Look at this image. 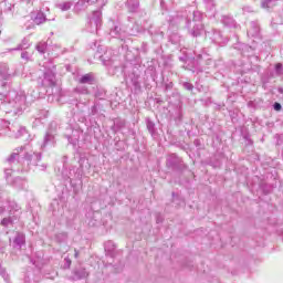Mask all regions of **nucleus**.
<instances>
[{
	"mask_svg": "<svg viewBox=\"0 0 283 283\" xmlns=\"http://www.w3.org/2000/svg\"><path fill=\"white\" fill-rule=\"evenodd\" d=\"M39 163H41V153L28 151L25 146L15 148L7 158V165H22V171L39 167Z\"/></svg>",
	"mask_w": 283,
	"mask_h": 283,
	"instance_id": "nucleus-1",
	"label": "nucleus"
},
{
	"mask_svg": "<svg viewBox=\"0 0 283 283\" xmlns=\"http://www.w3.org/2000/svg\"><path fill=\"white\" fill-rule=\"evenodd\" d=\"M8 102H2L0 105V112L4 114H21L25 109V93L9 91L8 94L2 93Z\"/></svg>",
	"mask_w": 283,
	"mask_h": 283,
	"instance_id": "nucleus-2",
	"label": "nucleus"
},
{
	"mask_svg": "<svg viewBox=\"0 0 283 283\" xmlns=\"http://www.w3.org/2000/svg\"><path fill=\"white\" fill-rule=\"evenodd\" d=\"M6 211H8L9 216L4 217L0 224L2 227H12L21 216V207H19L18 202L7 199L0 203V213L3 214Z\"/></svg>",
	"mask_w": 283,
	"mask_h": 283,
	"instance_id": "nucleus-3",
	"label": "nucleus"
},
{
	"mask_svg": "<svg viewBox=\"0 0 283 283\" xmlns=\"http://www.w3.org/2000/svg\"><path fill=\"white\" fill-rule=\"evenodd\" d=\"M41 85L42 87H54L56 85V66L52 62L44 63V74Z\"/></svg>",
	"mask_w": 283,
	"mask_h": 283,
	"instance_id": "nucleus-4",
	"label": "nucleus"
},
{
	"mask_svg": "<svg viewBox=\"0 0 283 283\" xmlns=\"http://www.w3.org/2000/svg\"><path fill=\"white\" fill-rule=\"evenodd\" d=\"M0 127H2L0 129V136H6V134H8V129L9 132H12L11 136H13V138H21V136H28V129H25V127L13 126L12 128H10V122L4 119H0Z\"/></svg>",
	"mask_w": 283,
	"mask_h": 283,
	"instance_id": "nucleus-5",
	"label": "nucleus"
},
{
	"mask_svg": "<svg viewBox=\"0 0 283 283\" xmlns=\"http://www.w3.org/2000/svg\"><path fill=\"white\" fill-rule=\"evenodd\" d=\"M99 60L103 65L108 69L109 74H116V70H118V63H116V55L112 50H107L103 55H99Z\"/></svg>",
	"mask_w": 283,
	"mask_h": 283,
	"instance_id": "nucleus-6",
	"label": "nucleus"
},
{
	"mask_svg": "<svg viewBox=\"0 0 283 283\" xmlns=\"http://www.w3.org/2000/svg\"><path fill=\"white\" fill-rule=\"evenodd\" d=\"M102 25H103V12H101V10L93 11L92 14L88 17V22H87L88 32L94 34V32H98V30H101Z\"/></svg>",
	"mask_w": 283,
	"mask_h": 283,
	"instance_id": "nucleus-7",
	"label": "nucleus"
},
{
	"mask_svg": "<svg viewBox=\"0 0 283 283\" xmlns=\"http://www.w3.org/2000/svg\"><path fill=\"white\" fill-rule=\"evenodd\" d=\"M55 145H56V132L49 128L44 135L41 149H45V147H54Z\"/></svg>",
	"mask_w": 283,
	"mask_h": 283,
	"instance_id": "nucleus-8",
	"label": "nucleus"
},
{
	"mask_svg": "<svg viewBox=\"0 0 283 283\" xmlns=\"http://www.w3.org/2000/svg\"><path fill=\"white\" fill-rule=\"evenodd\" d=\"M206 36L212 41V43H217V45H224V43H227V38L222 36V32L214 29L206 32Z\"/></svg>",
	"mask_w": 283,
	"mask_h": 283,
	"instance_id": "nucleus-9",
	"label": "nucleus"
},
{
	"mask_svg": "<svg viewBox=\"0 0 283 283\" xmlns=\"http://www.w3.org/2000/svg\"><path fill=\"white\" fill-rule=\"evenodd\" d=\"M109 36L113 39H119L120 41H125L127 38V32L120 28V24H114L111 28Z\"/></svg>",
	"mask_w": 283,
	"mask_h": 283,
	"instance_id": "nucleus-10",
	"label": "nucleus"
},
{
	"mask_svg": "<svg viewBox=\"0 0 283 283\" xmlns=\"http://www.w3.org/2000/svg\"><path fill=\"white\" fill-rule=\"evenodd\" d=\"M78 85H96V75L86 73L77 78Z\"/></svg>",
	"mask_w": 283,
	"mask_h": 283,
	"instance_id": "nucleus-11",
	"label": "nucleus"
},
{
	"mask_svg": "<svg viewBox=\"0 0 283 283\" xmlns=\"http://www.w3.org/2000/svg\"><path fill=\"white\" fill-rule=\"evenodd\" d=\"M66 180L70 181V185L74 187L76 185V181L81 182V179L83 178V172H81V169L70 170V176L65 177Z\"/></svg>",
	"mask_w": 283,
	"mask_h": 283,
	"instance_id": "nucleus-12",
	"label": "nucleus"
},
{
	"mask_svg": "<svg viewBox=\"0 0 283 283\" xmlns=\"http://www.w3.org/2000/svg\"><path fill=\"white\" fill-rule=\"evenodd\" d=\"M30 19L35 25H41L48 21V17L45 13H43V11L32 12Z\"/></svg>",
	"mask_w": 283,
	"mask_h": 283,
	"instance_id": "nucleus-13",
	"label": "nucleus"
},
{
	"mask_svg": "<svg viewBox=\"0 0 283 283\" xmlns=\"http://www.w3.org/2000/svg\"><path fill=\"white\" fill-rule=\"evenodd\" d=\"M34 282H40L41 281V271L34 270V271H28L27 274L24 275V283H32Z\"/></svg>",
	"mask_w": 283,
	"mask_h": 283,
	"instance_id": "nucleus-14",
	"label": "nucleus"
},
{
	"mask_svg": "<svg viewBox=\"0 0 283 283\" xmlns=\"http://www.w3.org/2000/svg\"><path fill=\"white\" fill-rule=\"evenodd\" d=\"M73 280L74 281H78V280H85V277L90 276V272H87V270L85 268H75L73 270Z\"/></svg>",
	"mask_w": 283,
	"mask_h": 283,
	"instance_id": "nucleus-15",
	"label": "nucleus"
},
{
	"mask_svg": "<svg viewBox=\"0 0 283 283\" xmlns=\"http://www.w3.org/2000/svg\"><path fill=\"white\" fill-rule=\"evenodd\" d=\"M96 1L98 0H78L73 10L74 12H83V10L87 9V6L92 4V3H96Z\"/></svg>",
	"mask_w": 283,
	"mask_h": 283,
	"instance_id": "nucleus-16",
	"label": "nucleus"
},
{
	"mask_svg": "<svg viewBox=\"0 0 283 283\" xmlns=\"http://www.w3.org/2000/svg\"><path fill=\"white\" fill-rule=\"evenodd\" d=\"M248 36L255 39V36H260V23L258 21L250 22V28L248 29Z\"/></svg>",
	"mask_w": 283,
	"mask_h": 283,
	"instance_id": "nucleus-17",
	"label": "nucleus"
},
{
	"mask_svg": "<svg viewBox=\"0 0 283 283\" xmlns=\"http://www.w3.org/2000/svg\"><path fill=\"white\" fill-rule=\"evenodd\" d=\"M104 249L106 255H109V258L116 256V243L114 241H107L104 243Z\"/></svg>",
	"mask_w": 283,
	"mask_h": 283,
	"instance_id": "nucleus-18",
	"label": "nucleus"
},
{
	"mask_svg": "<svg viewBox=\"0 0 283 283\" xmlns=\"http://www.w3.org/2000/svg\"><path fill=\"white\" fill-rule=\"evenodd\" d=\"M205 32V25L202 22L195 23L192 25V29L189 30V33L191 36H200Z\"/></svg>",
	"mask_w": 283,
	"mask_h": 283,
	"instance_id": "nucleus-19",
	"label": "nucleus"
},
{
	"mask_svg": "<svg viewBox=\"0 0 283 283\" xmlns=\"http://www.w3.org/2000/svg\"><path fill=\"white\" fill-rule=\"evenodd\" d=\"M0 76L3 81H10L12 76L10 67L6 63H0Z\"/></svg>",
	"mask_w": 283,
	"mask_h": 283,
	"instance_id": "nucleus-20",
	"label": "nucleus"
},
{
	"mask_svg": "<svg viewBox=\"0 0 283 283\" xmlns=\"http://www.w3.org/2000/svg\"><path fill=\"white\" fill-rule=\"evenodd\" d=\"M6 165H8V167L4 168V176L6 179L8 180V178H10V176H12V171H20V168L17 167L19 164H8V159H6Z\"/></svg>",
	"mask_w": 283,
	"mask_h": 283,
	"instance_id": "nucleus-21",
	"label": "nucleus"
},
{
	"mask_svg": "<svg viewBox=\"0 0 283 283\" xmlns=\"http://www.w3.org/2000/svg\"><path fill=\"white\" fill-rule=\"evenodd\" d=\"M128 80L130 81L132 85H134L135 90H140V75L133 72L128 75Z\"/></svg>",
	"mask_w": 283,
	"mask_h": 283,
	"instance_id": "nucleus-22",
	"label": "nucleus"
},
{
	"mask_svg": "<svg viewBox=\"0 0 283 283\" xmlns=\"http://www.w3.org/2000/svg\"><path fill=\"white\" fill-rule=\"evenodd\" d=\"M96 216H98L97 212H88L86 214V222L88 227H98V220L96 219Z\"/></svg>",
	"mask_w": 283,
	"mask_h": 283,
	"instance_id": "nucleus-23",
	"label": "nucleus"
},
{
	"mask_svg": "<svg viewBox=\"0 0 283 283\" xmlns=\"http://www.w3.org/2000/svg\"><path fill=\"white\" fill-rule=\"evenodd\" d=\"M124 127H125L124 119H115L112 126V132H114V134H118V132H120V129H124Z\"/></svg>",
	"mask_w": 283,
	"mask_h": 283,
	"instance_id": "nucleus-24",
	"label": "nucleus"
},
{
	"mask_svg": "<svg viewBox=\"0 0 283 283\" xmlns=\"http://www.w3.org/2000/svg\"><path fill=\"white\" fill-rule=\"evenodd\" d=\"M13 243H14V247H19V249H21V247L25 244V234L18 232L13 240Z\"/></svg>",
	"mask_w": 283,
	"mask_h": 283,
	"instance_id": "nucleus-25",
	"label": "nucleus"
},
{
	"mask_svg": "<svg viewBox=\"0 0 283 283\" xmlns=\"http://www.w3.org/2000/svg\"><path fill=\"white\" fill-rule=\"evenodd\" d=\"M277 6V0H262L261 8L263 10H271V8H275Z\"/></svg>",
	"mask_w": 283,
	"mask_h": 283,
	"instance_id": "nucleus-26",
	"label": "nucleus"
},
{
	"mask_svg": "<svg viewBox=\"0 0 283 283\" xmlns=\"http://www.w3.org/2000/svg\"><path fill=\"white\" fill-rule=\"evenodd\" d=\"M72 6H74V1H64L56 4V8L61 10L62 12H67V10L72 9Z\"/></svg>",
	"mask_w": 283,
	"mask_h": 283,
	"instance_id": "nucleus-27",
	"label": "nucleus"
},
{
	"mask_svg": "<svg viewBox=\"0 0 283 283\" xmlns=\"http://www.w3.org/2000/svg\"><path fill=\"white\" fill-rule=\"evenodd\" d=\"M148 32L153 36V40L155 41V43H158V41H163V39H165V33L160 30H156L155 32L149 30Z\"/></svg>",
	"mask_w": 283,
	"mask_h": 283,
	"instance_id": "nucleus-28",
	"label": "nucleus"
},
{
	"mask_svg": "<svg viewBox=\"0 0 283 283\" xmlns=\"http://www.w3.org/2000/svg\"><path fill=\"white\" fill-rule=\"evenodd\" d=\"M126 6L129 12H137L140 3L138 2V0H127Z\"/></svg>",
	"mask_w": 283,
	"mask_h": 283,
	"instance_id": "nucleus-29",
	"label": "nucleus"
},
{
	"mask_svg": "<svg viewBox=\"0 0 283 283\" xmlns=\"http://www.w3.org/2000/svg\"><path fill=\"white\" fill-rule=\"evenodd\" d=\"M146 127L153 137L156 136V124L150 118H146Z\"/></svg>",
	"mask_w": 283,
	"mask_h": 283,
	"instance_id": "nucleus-30",
	"label": "nucleus"
},
{
	"mask_svg": "<svg viewBox=\"0 0 283 283\" xmlns=\"http://www.w3.org/2000/svg\"><path fill=\"white\" fill-rule=\"evenodd\" d=\"M31 43H30V38H24L22 40V42L20 44H18L17 48L14 49H11L13 51H17V50H28V48H30Z\"/></svg>",
	"mask_w": 283,
	"mask_h": 283,
	"instance_id": "nucleus-31",
	"label": "nucleus"
},
{
	"mask_svg": "<svg viewBox=\"0 0 283 283\" xmlns=\"http://www.w3.org/2000/svg\"><path fill=\"white\" fill-rule=\"evenodd\" d=\"M74 92H76V94L87 95L90 94V88L86 84H80L75 87Z\"/></svg>",
	"mask_w": 283,
	"mask_h": 283,
	"instance_id": "nucleus-32",
	"label": "nucleus"
},
{
	"mask_svg": "<svg viewBox=\"0 0 283 283\" xmlns=\"http://www.w3.org/2000/svg\"><path fill=\"white\" fill-rule=\"evenodd\" d=\"M178 163H180V159H178V156L170 155L167 158L166 165H167V167H174L175 165H178Z\"/></svg>",
	"mask_w": 283,
	"mask_h": 283,
	"instance_id": "nucleus-33",
	"label": "nucleus"
},
{
	"mask_svg": "<svg viewBox=\"0 0 283 283\" xmlns=\"http://www.w3.org/2000/svg\"><path fill=\"white\" fill-rule=\"evenodd\" d=\"M13 186H15L17 189H24L25 188V179L21 177H15L13 180Z\"/></svg>",
	"mask_w": 283,
	"mask_h": 283,
	"instance_id": "nucleus-34",
	"label": "nucleus"
},
{
	"mask_svg": "<svg viewBox=\"0 0 283 283\" xmlns=\"http://www.w3.org/2000/svg\"><path fill=\"white\" fill-rule=\"evenodd\" d=\"M202 19H205V14L200 11L192 12L193 23H202Z\"/></svg>",
	"mask_w": 283,
	"mask_h": 283,
	"instance_id": "nucleus-35",
	"label": "nucleus"
},
{
	"mask_svg": "<svg viewBox=\"0 0 283 283\" xmlns=\"http://www.w3.org/2000/svg\"><path fill=\"white\" fill-rule=\"evenodd\" d=\"M35 50H38L40 54H45V51L48 50V42H39Z\"/></svg>",
	"mask_w": 283,
	"mask_h": 283,
	"instance_id": "nucleus-36",
	"label": "nucleus"
},
{
	"mask_svg": "<svg viewBox=\"0 0 283 283\" xmlns=\"http://www.w3.org/2000/svg\"><path fill=\"white\" fill-rule=\"evenodd\" d=\"M221 21L223 25H227L228 28H231V25L234 23L233 18L227 15H224Z\"/></svg>",
	"mask_w": 283,
	"mask_h": 283,
	"instance_id": "nucleus-37",
	"label": "nucleus"
},
{
	"mask_svg": "<svg viewBox=\"0 0 283 283\" xmlns=\"http://www.w3.org/2000/svg\"><path fill=\"white\" fill-rule=\"evenodd\" d=\"M57 242H67V234L65 232L56 234Z\"/></svg>",
	"mask_w": 283,
	"mask_h": 283,
	"instance_id": "nucleus-38",
	"label": "nucleus"
},
{
	"mask_svg": "<svg viewBox=\"0 0 283 283\" xmlns=\"http://www.w3.org/2000/svg\"><path fill=\"white\" fill-rule=\"evenodd\" d=\"M181 85L184 90H187L188 92H193V84L189 82H181Z\"/></svg>",
	"mask_w": 283,
	"mask_h": 283,
	"instance_id": "nucleus-39",
	"label": "nucleus"
},
{
	"mask_svg": "<svg viewBox=\"0 0 283 283\" xmlns=\"http://www.w3.org/2000/svg\"><path fill=\"white\" fill-rule=\"evenodd\" d=\"M275 74H277V76H282V75H283L282 63H277V64L275 65Z\"/></svg>",
	"mask_w": 283,
	"mask_h": 283,
	"instance_id": "nucleus-40",
	"label": "nucleus"
},
{
	"mask_svg": "<svg viewBox=\"0 0 283 283\" xmlns=\"http://www.w3.org/2000/svg\"><path fill=\"white\" fill-rule=\"evenodd\" d=\"M140 52H143V54H147V52H149V48L147 45V43L143 42L142 46H140Z\"/></svg>",
	"mask_w": 283,
	"mask_h": 283,
	"instance_id": "nucleus-41",
	"label": "nucleus"
},
{
	"mask_svg": "<svg viewBox=\"0 0 283 283\" xmlns=\"http://www.w3.org/2000/svg\"><path fill=\"white\" fill-rule=\"evenodd\" d=\"M95 96H96V98H99V101H103V98H105V92H103V91H97V92L95 93Z\"/></svg>",
	"mask_w": 283,
	"mask_h": 283,
	"instance_id": "nucleus-42",
	"label": "nucleus"
},
{
	"mask_svg": "<svg viewBox=\"0 0 283 283\" xmlns=\"http://www.w3.org/2000/svg\"><path fill=\"white\" fill-rule=\"evenodd\" d=\"M169 90H174V82H168L165 84V92H169Z\"/></svg>",
	"mask_w": 283,
	"mask_h": 283,
	"instance_id": "nucleus-43",
	"label": "nucleus"
},
{
	"mask_svg": "<svg viewBox=\"0 0 283 283\" xmlns=\"http://www.w3.org/2000/svg\"><path fill=\"white\" fill-rule=\"evenodd\" d=\"M91 114H92V116H96V114H98V106L97 105H93L91 107Z\"/></svg>",
	"mask_w": 283,
	"mask_h": 283,
	"instance_id": "nucleus-44",
	"label": "nucleus"
},
{
	"mask_svg": "<svg viewBox=\"0 0 283 283\" xmlns=\"http://www.w3.org/2000/svg\"><path fill=\"white\" fill-rule=\"evenodd\" d=\"M206 65H208V67H211V65H212L213 67H216V63H214L213 60L210 59V57L206 59Z\"/></svg>",
	"mask_w": 283,
	"mask_h": 283,
	"instance_id": "nucleus-45",
	"label": "nucleus"
},
{
	"mask_svg": "<svg viewBox=\"0 0 283 283\" xmlns=\"http://www.w3.org/2000/svg\"><path fill=\"white\" fill-rule=\"evenodd\" d=\"M36 118H48V111H40Z\"/></svg>",
	"mask_w": 283,
	"mask_h": 283,
	"instance_id": "nucleus-46",
	"label": "nucleus"
},
{
	"mask_svg": "<svg viewBox=\"0 0 283 283\" xmlns=\"http://www.w3.org/2000/svg\"><path fill=\"white\" fill-rule=\"evenodd\" d=\"M273 109H275V112H280V111L282 109V104L275 102V103L273 104Z\"/></svg>",
	"mask_w": 283,
	"mask_h": 283,
	"instance_id": "nucleus-47",
	"label": "nucleus"
},
{
	"mask_svg": "<svg viewBox=\"0 0 283 283\" xmlns=\"http://www.w3.org/2000/svg\"><path fill=\"white\" fill-rule=\"evenodd\" d=\"M21 59H23L24 61H29V59H30L29 53L27 51L22 52Z\"/></svg>",
	"mask_w": 283,
	"mask_h": 283,
	"instance_id": "nucleus-48",
	"label": "nucleus"
},
{
	"mask_svg": "<svg viewBox=\"0 0 283 283\" xmlns=\"http://www.w3.org/2000/svg\"><path fill=\"white\" fill-rule=\"evenodd\" d=\"M65 269H70V266H72V260H70V258H65Z\"/></svg>",
	"mask_w": 283,
	"mask_h": 283,
	"instance_id": "nucleus-49",
	"label": "nucleus"
},
{
	"mask_svg": "<svg viewBox=\"0 0 283 283\" xmlns=\"http://www.w3.org/2000/svg\"><path fill=\"white\" fill-rule=\"evenodd\" d=\"M67 140H69V143H71V145H76V140H77V138H72V136H67Z\"/></svg>",
	"mask_w": 283,
	"mask_h": 283,
	"instance_id": "nucleus-50",
	"label": "nucleus"
},
{
	"mask_svg": "<svg viewBox=\"0 0 283 283\" xmlns=\"http://www.w3.org/2000/svg\"><path fill=\"white\" fill-rule=\"evenodd\" d=\"M243 12H253V8L252 7H243Z\"/></svg>",
	"mask_w": 283,
	"mask_h": 283,
	"instance_id": "nucleus-51",
	"label": "nucleus"
},
{
	"mask_svg": "<svg viewBox=\"0 0 283 283\" xmlns=\"http://www.w3.org/2000/svg\"><path fill=\"white\" fill-rule=\"evenodd\" d=\"M0 86L2 90H6V87H8V82H1Z\"/></svg>",
	"mask_w": 283,
	"mask_h": 283,
	"instance_id": "nucleus-52",
	"label": "nucleus"
},
{
	"mask_svg": "<svg viewBox=\"0 0 283 283\" xmlns=\"http://www.w3.org/2000/svg\"><path fill=\"white\" fill-rule=\"evenodd\" d=\"M45 169H48V166L45 164L40 166V171H45Z\"/></svg>",
	"mask_w": 283,
	"mask_h": 283,
	"instance_id": "nucleus-53",
	"label": "nucleus"
},
{
	"mask_svg": "<svg viewBox=\"0 0 283 283\" xmlns=\"http://www.w3.org/2000/svg\"><path fill=\"white\" fill-rule=\"evenodd\" d=\"M3 191H6V189L3 188L2 185H0V196H1V193H3Z\"/></svg>",
	"mask_w": 283,
	"mask_h": 283,
	"instance_id": "nucleus-54",
	"label": "nucleus"
},
{
	"mask_svg": "<svg viewBox=\"0 0 283 283\" xmlns=\"http://www.w3.org/2000/svg\"><path fill=\"white\" fill-rule=\"evenodd\" d=\"M24 27H25L27 30H30V28H32L31 24H27V23H24Z\"/></svg>",
	"mask_w": 283,
	"mask_h": 283,
	"instance_id": "nucleus-55",
	"label": "nucleus"
},
{
	"mask_svg": "<svg viewBox=\"0 0 283 283\" xmlns=\"http://www.w3.org/2000/svg\"><path fill=\"white\" fill-rule=\"evenodd\" d=\"M187 28H191V21L187 20Z\"/></svg>",
	"mask_w": 283,
	"mask_h": 283,
	"instance_id": "nucleus-56",
	"label": "nucleus"
},
{
	"mask_svg": "<svg viewBox=\"0 0 283 283\" xmlns=\"http://www.w3.org/2000/svg\"><path fill=\"white\" fill-rule=\"evenodd\" d=\"M205 56H207V55H201V54H199V55H198V60L200 61V60L205 59Z\"/></svg>",
	"mask_w": 283,
	"mask_h": 283,
	"instance_id": "nucleus-57",
	"label": "nucleus"
},
{
	"mask_svg": "<svg viewBox=\"0 0 283 283\" xmlns=\"http://www.w3.org/2000/svg\"><path fill=\"white\" fill-rule=\"evenodd\" d=\"M195 145H197V146L200 145V140H199V139H196V140H195Z\"/></svg>",
	"mask_w": 283,
	"mask_h": 283,
	"instance_id": "nucleus-58",
	"label": "nucleus"
},
{
	"mask_svg": "<svg viewBox=\"0 0 283 283\" xmlns=\"http://www.w3.org/2000/svg\"><path fill=\"white\" fill-rule=\"evenodd\" d=\"M23 21H30L29 17H24Z\"/></svg>",
	"mask_w": 283,
	"mask_h": 283,
	"instance_id": "nucleus-59",
	"label": "nucleus"
},
{
	"mask_svg": "<svg viewBox=\"0 0 283 283\" xmlns=\"http://www.w3.org/2000/svg\"><path fill=\"white\" fill-rule=\"evenodd\" d=\"M75 258H78V252L75 250V254H74Z\"/></svg>",
	"mask_w": 283,
	"mask_h": 283,
	"instance_id": "nucleus-60",
	"label": "nucleus"
},
{
	"mask_svg": "<svg viewBox=\"0 0 283 283\" xmlns=\"http://www.w3.org/2000/svg\"><path fill=\"white\" fill-rule=\"evenodd\" d=\"M22 1H25L27 3H30V1H32V0H22Z\"/></svg>",
	"mask_w": 283,
	"mask_h": 283,
	"instance_id": "nucleus-61",
	"label": "nucleus"
}]
</instances>
